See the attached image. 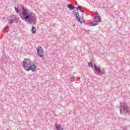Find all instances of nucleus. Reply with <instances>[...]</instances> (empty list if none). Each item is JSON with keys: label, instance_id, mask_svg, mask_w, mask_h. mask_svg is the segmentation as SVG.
Returning a JSON list of instances; mask_svg holds the SVG:
<instances>
[{"label": "nucleus", "instance_id": "15", "mask_svg": "<svg viewBox=\"0 0 130 130\" xmlns=\"http://www.w3.org/2000/svg\"><path fill=\"white\" fill-rule=\"evenodd\" d=\"M70 81L71 82H74L75 81V77L73 76V77H72L70 79Z\"/></svg>", "mask_w": 130, "mask_h": 130}, {"label": "nucleus", "instance_id": "23", "mask_svg": "<svg viewBox=\"0 0 130 130\" xmlns=\"http://www.w3.org/2000/svg\"><path fill=\"white\" fill-rule=\"evenodd\" d=\"M123 130H125V129H123Z\"/></svg>", "mask_w": 130, "mask_h": 130}, {"label": "nucleus", "instance_id": "6", "mask_svg": "<svg viewBox=\"0 0 130 130\" xmlns=\"http://www.w3.org/2000/svg\"><path fill=\"white\" fill-rule=\"evenodd\" d=\"M74 15L76 17V19L78 22H79V23H83V19L80 17V15L79 14V12H75Z\"/></svg>", "mask_w": 130, "mask_h": 130}, {"label": "nucleus", "instance_id": "11", "mask_svg": "<svg viewBox=\"0 0 130 130\" xmlns=\"http://www.w3.org/2000/svg\"><path fill=\"white\" fill-rule=\"evenodd\" d=\"M96 25H98V22L91 23H90L89 26L94 27L95 26H96Z\"/></svg>", "mask_w": 130, "mask_h": 130}, {"label": "nucleus", "instance_id": "17", "mask_svg": "<svg viewBox=\"0 0 130 130\" xmlns=\"http://www.w3.org/2000/svg\"><path fill=\"white\" fill-rule=\"evenodd\" d=\"M14 21L16 23H18L19 22V19L18 18H16L15 19H14Z\"/></svg>", "mask_w": 130, "mask_h": 130}, {"label": "nucleus", "instance_id": "2", "mask_svg": "<svg viewBox=\"0 0 130 130\" xmlns=\"http://www.w3.org/2000/svg\"><path fill=\"white\" fill-rule=\"evenodd\" d=\"M22 67L23 69L27 72L30 71L35 72L37 66L35 64H31V60L29 59L25 58L23 61Z\"/></svg>", "mask_w": 130, "mask_h": 130}, {"label": "nucleus", "instance_id": "22", "mask_svg": "<svg viewBox=\"0 0 130 130\" xmlns=\"http://www.w3.org/2000/svg\"><path fill=\"white\" fill-rule=\"evenodd\" d=\"M95 74H97V73L96 72H95Z\"/></svg>", "mask_w": 130, "mask_h": 130}, {"label": "nucleus", "instance_id": "7", "mask_svg": "<svg viewBox=\"0 0 130 130\" xmlns=\"http://www.w3.org/2000/svg\"><path fill=\"white\" fill-rule=\"evenodd\" d=\"M95 13L98 16L94 18V22H96V23H98V22H100V21H101V17H100V15H99L97 12H96Z\"/></svg>", "mask_w": 130, "mask_h": 130}, {"label": "nucleus", "instance_id": "20", "mask_svg": "<svg viewBox=\"0 0 130 130\" xmlns=\"http://www.w3.org/2000/svg\"><path fill=\"white\" fill-rule=\"evenodd\" d=\"M6 32H9V30H6Z\"/></svg>", "mask_w": 130, "mask_h": 130}, {"label": "nucleus", "instance_id": "5", "mask_svg": "<svg viewBox=\"0 0 130 130\" xmlns=\"http://www.w3.org/2000/svg\"><path fill=\"white\" fill-rule=\"evenodd\" d=\"M93 71H95L99 76H103V72L101 71V69L98 67L96 64H94V69H93Z\"/></svg>", "mask_w": 130, "mask_h": 130}, {"label": "nucleus", "instance_id": "12", "mask_svg": "<svg viewBox=\"0 0 130 130\" xmlns=\"http://www.w3.org/2000/svg\"><path fill=\"white\" fill-rule=\"evenodd\" d=\"M77 10H79V11H80V12L81 13H83L84 11L83 10V9H82V8L80 7V6H78L77 7Z\"/></svg>", "mask_w": 130, "mask_h": 130}, {"label": "nucleus", "instance_id": "8", "mask_svg": "<svg viewBox=\"0 0 130 130\" xmlns=\"http://www.w3.org/2000/svg\"><path fill=\"white\" fill-rule=\"evenodd\" d=\"M55 127L56 130H63V128H62L61 125L59 124H55Z\"/></svg>", "mask_w": 130, "mask_h": 130}, {"label": "nucleus", "instance_id": "14", "mask_svg": "<svg viewBox=\"0 0 130 130\" xmlns=\"http://www.w3.org/2000/svg\"><path fill=\"white\" fill-rule=\"evenodd\" d=\"M15 11L16 12L17 14H19L20 13V11L18 8L15 7Z\"/></svg>", "mask_w": 130, "mask_h": 130}, {"label": "nucleus", "instance_id": "13", "mask_svg": "<svg viewBox=\"0 0 130 130\" xmlns=\"http://www.w3.org/2000/svg\"><path fill=\"white\" fill-rule=\"evenodd\" d=\"M88 67H90V68H93V64L91 62H88Z\"/></svg>", "mask_w": 130, "mask_h": 130}, {"label": "nucleus", "instance_id": "3", "mask_svg": "<svg viewBox=\"0 0 130 130\" xmlns=\"http://www.w3.org/2000/svg\"><path fill=\"white\" fill-rule=\"evenodd\" d=\"M120 112L121 114H124V115H129L130 109L129 107L125 103L122 104L120 103Z\"/></svg>", "mask_w": 130, "mask_h": 130}, {"label": "nucleus", "instance_id": "19", "mask_svg": "<svg viewBox=\"0 0 130 130\" xmlns=\"http://www.w3.org/2000/svg\"><path fill=\"white\" fill-rule=\"evenodd\" d=\"M16 18H17V17H16V16H14V17H12V18H11V19H12V20H13V21H14V20L16 19Z\"/></svg>", "mask_w": 130, "mask_h": 130}, {"label": "nucleus", "instance_id": "1", "mask_svg": "<svg viewBox=\"0 0 130 130\" xmlns=\"http://www.w3.org/2000/svg\"><path fill=\"white\" fill-rule=\"evenodd\" d=\"M22 16L23 17L20 15L22 20H26L29 24L35 25L37 23V16H36V15L31 12L28 13V9H25L24 7H22Z\"/></svg>", "mask_w": 130, "mask_h": 130}, {"label": "nucleus", "instance_id": "21", "mask_svg": "<svg viewBox=\"0 0 130 130\" xmlns=\"http://www.w3.org/2000/svg\"><path fill=\"white\" fill-rule=\"evenodd\" d=\"M4 59V57H2V59Z\"/></svg>", "mask_w": 130, "mask_h": 130}, {"label": "nucleus", "instance_id": "4", "mask_svg": "<svg viewBox=\"0 0 130 130\" xmlns=\"http://www.w3.org/2000/svg\"><path fill=\"white\" fill-rule=\"evenodd\" d=\"M37 52L39 57H43V54L44 53V52L43 51V49L41 47V46H39V47L37 48Z\"/></svg>", "mask_w": 130, "mask_h": 130}, {"label": "nucleus", "instance_id": "10", "mask_svg": "<svg viewBox=\"0 0 130 130\" xmlns=\"http://www.w3.org/2000/svg\"><path fill=\"white\" fill-rule=\"evenodd\" d=\"M31 31L32 34H35V33H36V28L35 27V26H32Z\"/></svg>", "mask_w": 130, "mask_h": 130}, {"label": "nucleus", "instance_id": "16", "mask_svg": "<svg viewBox=\"0 0 130 130\" xmlns=\"http://www.w3.org/2000/svg\"><path fill=\"white\" fill-rule=\"evenodd\" d=\"M7 58H9V57H6L4 58V62H5V63H7V62H8V60H7Z\"/></svg>", "mask_w": 130, "mask_h": 130}, {"label": "nucleus", "instance_id": "18", "mask_svg": "<svg viewBox=\"0 0 130 130\" xmlns=\"http://www.w3.org/2000/svg\"><path fill=\"white\" fill-rule=\"evenodd\" d=\"M14 19H12V18L10 20L9 22L10 24H13V22H14Z\"/></svg>", "mask_w": 130, "mask_h": 130}, {"label": "nucleus", "instance_id": "9", "mask_svg": "<svg viewBox=\"0 0 130 130\" xmlns=\"http://www.w3.org/2000/svg\"><path fill=\"white\" fill-rule=\"evenodd\" d=\"M68 8L71 10H75V6L72 5V4H69L68 5Z\"/></svg>", "mask_w": 130, "mask_h": 130}]
</instances>
